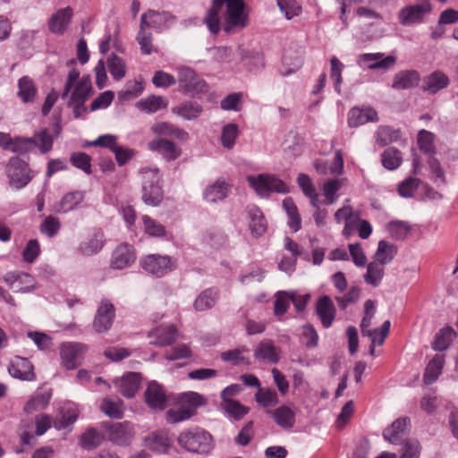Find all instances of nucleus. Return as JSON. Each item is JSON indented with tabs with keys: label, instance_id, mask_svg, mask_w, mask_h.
<instances>
[{
	"label": "nucleus",
	"instance_id": "obj_1",
	"mask_svg": "<svg viewBox=\"0 0 458 458\" xmlns=\"http://www.w3.org/2000/svg\"><path fill=\"white\" fill-rule=\"evenodd\" d=\"M225 20L224 30L232 33L248 25V14L243 0H212V6L208 10L204 22L212 34L220 31V13Z\"/></svg>",
	"mask_w": 458,
	"mask_h": 458
},
{
	"label": "nucleus",
	"instance_id": "obj_2",
	"mask_svg": "<svg viewBox=\"0 0 458 458\" xmlns=\"http://www.w3.org/2000/svg\"><path fill=\"white\" fill-rule=\"evenodd\" d=\"M178 442L186 450L198 454L208 453L213 447V437L208 431H183Z\"/></svg>",
	"mask_w": 458,
	"mask_h": 458
},
{
	"label": "nucleus",
	"instance_id": "obj_3",
	"mask_svg": "<svg viewBox=\"0 0 458 458\" xmlns=\"http://www.w3.org/2000/svg\"><path fill=\"white\" fill-rule=\"evenodd\" d=\"M247 181L257 194L261 197H267L274 191L278 193H285L288 191L286 184L272 174H260L258 175H249Z\"/></svg>",
	"mask_w": 458,
	"mask_h": 458
},
{
	"label": "nucleus",
	"instance_id": "obj_4",
	"mask_svg": "<svg viewBox=\"0 0 458 458\" xmlns=\"http://www.w3.org/2000/svg\"><path fill=\"white\" fill-rule=\"evenodd\" d=\"M178 81L180 88L190 94L203 93L208 90L207 82L200 78L196 72L188 66H180L177 68Z\"/></svg>",
	"mask_w": 458,
	"mask_h": 458
},
{
	"label": "nucleus",
	"instance_id": "obj_5",
	"mask_svg": "<svg viewBox=\"0 0 458 458\" xmlns=\"http://www.w3.org/2000/svg\"><path fill=\"white\" fill-rule=\"evenodd\" d=\"M88 350L87 345L81 343L68 342L60 345V357L62 365L68 370L77 369L83 360Z\"/></svg>",
	"mask_w": 458,
	"mask_h": 458
},
{
	"label": "nucleus",
	"instance_id": "obj_6",
	"mask_svg": "<svg viewBox=\"0 0 458 458\" xmlns=\"http://www.w3.org/2000/svg\"><path fill=\"white\" fill-rule=\"evenodd\" d=\"M10 183L16 189L26 186L32 179L31 171L26 162L19 157H12L6 167Z\"/></svg>",
	"mask_w": 458,
	"mask_h": 458
},
{
	"label": "nucleus",
	"instance_id": "obj_7",
	"mask_svg": "<svg viewBox=\"0 0 458 458\" xmlns=\"http://www.w3.org/2000/svg\"><path fill=\"white\" fill-rule=\"evenodd\" d=\"M431 11V4L428 0H420L415 4L403 7L399 13L400 23L409 26L420 23L425 15Z\"/></svg>",
	"mask_w": 458,
	"mask_h": 458
},
{
	"label": "nucleus",
	"instance_id": "obj_8",
	"mask_svg": "<svg viewBox=\"0 0 458 458\" xmlns=\"http://www.w3.org/2000/svg\"><path fill=\"white\" fill-rule=\"evenodd\" d=\"M396 63V56L389 55L385 56L384 53H365L358 56L357 64L366 65L369 70H390Z\"/></svg>",
	"mask_w": 458,
	"mask_h": 458
},
{
	"label": "nucleus",
	"instance_id": "obj_9",
	"mask_svg": "<svg viewBox=\"0 0 458 458\" xmlns=\"http://www.w3.org/2000/svg\"><path fill=\"white\" fill-rule=\"evenodd\" d=\"M174 267V263L167 255L150 254L145 257V271L156 277L164 276Z\"/></svg>",
	"mask_w": 458,
	"mask_h": 458
},
{
	"label": "nucleus",
	"instance_id": "obj_10",
	"mask_svg": "<svg viewBox=\"0 0 458 458\" xmlns=\"http://www.w3.org/2000/svg\"><path fill=\"white\" fill-rule=\"evenodd\" d=\"M114 318V306L108 300H102L93 320V327L98 333L108 331Z\"/></svg>",
	"mask_w": 458,
	"mask_h": 458
},
{
	"label": "nucleus",
	"instance_id": "obj_11",
	"mask_svg": "<svg viewBox=\"0 0 458 458\" xmlns=\"http://www.w3.org/2000/svg\"><path fill=\"white\" fill-rule=\"evenodd\" d=\"M151 177L149 182V190L145 186V204L158 206L164 198V192L160 182L159 171L157 168H145V177Z\"/></svg>",
	"mask_w": 458,
	"mask_h": 458
},
{
	"label": "nucleus",
	"instance_id": "obj_12",
	"mask_svg": "<svg viewBox=\"0 0 458 458\" xmlns=\"http://www.w3.org/2000/svg\"><path fill=\"white\" fill-rule=\"evenodd\" d=\"M136 259L133 246L128 243L118 245L112 252L110 267L114 269H123L131 266Z\"/></svg>",
	"mask_w": 458,
	"mask_h": 458
},
{
	"label": "nucleus",
	"instance_id": "obj_13",
	"mask_svg": "<svg viewBox=\"0 0 458 458\" xmlns=\"http://www.w3.org/2000/svg\"><path fill=\"white\" fill-rule=\"evenodd\" d=\"M177 329L174 325H161L148 334L149 344L167 346L172 344L177 337Z\"/></svg>",
	"mask_w": 458,
	"mask_h": 458
},
{
	"label": "nucleus",
	"instance_id": "obj_14",
	"mask_svg": "<svg viewBox=\"0 0 458 458\" xmlns=\"http://www.w3.org/2000/svg\"><path fill=\"white\" fill-rule=\"evenodd\" d=\"M176 404L190 411L191 418L197 414V410L207 404V398L202 394L189 391L181 393L176 397Z\"/></svg>",
	"mask_w": 458,
	"mask_h": 458
},
{
	"label": "nucleus",
	"instance_id": "obj_15",
	"mask_svg": "<svg viewBox=\"0 0 458 458\" xmlns=\"http://www.w3.org/2000/svg\"><path fill=\"white\" fill-rule=\"evenodd\" d=\"M9 374L15 378L32 381L36 378L31 362L22 357H15L8 366Z\"/></svg>",
	"mask_w": 458,
	"mask_h": 458
},
{
	"label": "nucleus",
	"instance_id": "obj_16",
	"mask_svg": "<svg viewBox=\"0 0 458 458\" xmlns=\"http://www.w3.org/2000/svg\"><path fill=\"white\" fill-rule=\"evenodd\" d=\"M166 394L157 382L151 381L145 389V403L152 409L163 410L166 403Z\"/></svg>",
	"mask_w": 458,
	"mask_h": 458
},
{
	"label": "nucleus",
	"instance_id": "obj_17",
	"mask_svg": "<svg viewBox=\"0 0 458 458\" xmlns=\"http://www.w3.org/2000/svg\"><path fill=\"white\" fill-rule=\"evenodd\" d=\"M335 307L329 296L324 295L317 300L316 314L325 328L332 326L335 318Z\"/></svg>",
	"mask_w": 458,
	"mask_h": 458
},
{
	"label": "nucleus",
	"instance_id": "obj_18",
	"mask_svg": "<svg viewBox=\"0 0 458 458\" xmlns=\"http://www.w3.org/2000/svg\"><path fill=\"white\" fill-rule=\"evenodd\" d=\"M420 81V75L415 70H404L398 72L393 79L392 88L394 89H410L416 88Z\"/></svg>",
	"mask_w": 458,
	"mask_h": 458
},
{
	"label": "nucleus",
	"instance_id": "obj_19",
	"mask_svg": "<svg viewBox=\"0 0 458 458\" xmlns=\"http://www.w3.org/2000/svg\"><path fill=\"white\" fill-rule=\"evenodd\" d=\"M51 397V389H38L25 403L23 407L24 412L30 414L45 410L48 406Z\"/></svg>",
	"mask_w": 458,
	"mask_h": 458
},
{
	"label": "nucleus",
	"instance_id": "obj_20",
	"mask_svg": "<svg viewBox=\"0 0 458 458\" xmlns=\"http://www.w3.org/2000/svg\"><path fill=\"white\" fill-rule=\"evenodd\" d=\"M5 282L19 293H29L34 289V278L27 273H8Z\"/></svg>",
	"mask_w": 458,
	"mask_h": 458
},
{
	"label": "nucleus",
	"instance_id": "obj_21",
	"mask_svg": "<svg viewBox=\"0 0 458 458\" xmlns=\"http://www.w3.org/2000/svg\"><path fill=\"white\" fill-rule=\"evenodd\" d=\"M377 113L372 107H354L348 114V124L351 127H358L369 122H377Z\"/></svg>",
	"mask_w": 458,
	"mask_h": 458
},
{
	"label": "nucleus",
	"instance_id": "obj_22",
	"mask_svg": "<svg viewBox=\"0 0 458 458\" xmlns=\"http://www.w3.org/2000/svg\"><path fill=\"white\" fill-rule=\"evenodd\" d=\"M450 83L449 78L441 71H435L423 78L422 89L430 94H437Z\"/></svg>",
	"mask_w": 458,
	"mask_h": 458
},
{
	"label": "nucleus",
	"instance_id": "obj_23",
	"mask_svg": "<svg viewBox=\"0 0 458 458\" xmlns=\"http://www.w3.org/2000/svg\"><path fill=\"white\" fill-rule=\"evenodd\" d=\"M85 199L83 191H72L65 193L60 201L55 206L56 213H68L74 210Z\"/></svg>",
	"mask_w": 458,
	"mask_h": 458
},
{
	"label": "nucleus",
	"instance_id": "obj_24",
	"mask_svg": "<svg viewBox=\"0 0 458 458\" xmlns=\"http://www.w3.org/2000/svg\"><path fill=\"white\" fill-rule=\"evenodd\" d=\"M254 357L258 360L269 363L279 361V351L270 340L261 341L254 351Z\"/></svg>",
	"mask_w": 458,
	"mask_h": 458
},
{
	"label": "nucleus",
	"instance_id": "obj_25",
	"mask_svg": "<svg viewBox=\"0 0 458 458\" xmlns=\"http://www.w3.org/2000/svg\"><path fill=\"white\" fill-rule=\"evenodd\" d=\"M140 373L128 372L119 380V391L126 398H131L138 391L140 385Z\"/></svg>",
	"mask_w": 458,
	"mask_h": 458
},
{
	"label": "nucleus",
	"instance_id": "obj_26",
	"mask_svg": "<svg viewBox=\"0 0 458 458\" xmlns=\"http://www.w3.org/2000/svg\"><path fill=\"white\" fill-rule=\"evenodd\" d=\"M273 419L281 428L293 427L295 423V406L293 403L279 406L274 411Z\"/></svg>",
	"mask_w": 458,
	"mask_h": 458
},
{
	"label": "nucleus",
	"instance_id": "obj_27",
	"mask_svg": "<svg viewBox=\"0 0 458 458\" xmlns=\"http://www.w3.org/2000/svg\"><path fill=\"white\" fill-rule=\"evenodd\" d=\"M230 191L229 185L222 180H216L213 184L208 186L204 191V199L210 203L225 199Z\"/></svg>",
	"mask_w": 458,
	"mask_h": 458
},
{
	"label": "nucleus",
	"instance_id": "obj_28",
	"mask_svg": "<svg viewBox=\"0 0 458 458\" xmlns=\"http://www.w3.org/2000/svg\"><path fill=\"white\" fill-rule=\"evenodd\" d=\"M148 147L151 150L157 151L168 161L174 160L180 156V149L175 145L166 140L158 139L149 142Z\"/></svg>",
	"mask_w": 458,
	"mask_h": 458
},
{
	"label": "nucleus",
	"instance_id": "obj_29",
	"mask_svg": "<svg viewBox=\"0 0 458 458\" xmlns=\"http://www.w3.org/2000/svg\"><path fill=\"white\" fill-rule=\"evenodd\" d=\"M92 86L89 76L82 77L75 85L68 102L85 104L91 95Z\"/></svg>",
	"mask_w": 458,
	"mask_h": 458
},
{
	"label": "nucleus",
	"instance_id": "obj_30",
	"mask_svg": "<svg viewBox=\"0 0 458 458\" xmlns=\"http://www.w3.org/2000/svg\"><path fill=\"white\" fill-rule=\"evenodd\" d=\"M250 217V229L255 236H261L267 231V221L262 211L256 206H251L248 209Z\"/></svg>",
	"mask_w": 458,
	"mask_h": 458
},
{
	"label": "nucleus",
	"instance_id": "obj_31",
	"mask_svg": "<svg viewBox=\"0 0 458 458\" xmlns=\"http://www.w3.org/2000/svg\"><path fill=\"white\" fill-rule=\"evenodd\" d=\"M218 299V292L214 288L202 291L194 301L196 311H204L212 309Z\"/></svg>",
	"mask_w": 458,
	"mask_h": 458
},
{
	"label": "nucleus",
	"instance_id": "obj_32",
	"mask_svg": "<svg viewBox=\"0 0 458 458\" xmlns=\"http://www.w3.org/2000/svg\"><path fill=\"white\" fill-rule=\"evenodd\" d=\"M397 254V247L385 240L378 242L375 260L385 266L390 263Z\"/></svg>",
	"mask_w": 458,
	"mask_h": 458
},
{
	"label": "nucleus",
	"instance_id": "obj_33",
	"mask_svg": "<svg viewBox=\"0 0 458 458\" xmlns=\"http://www.w3.org/2000/svg\"><path fill=\"white\" fill-rule=\"evenodd\" d=\"M18 97L23 103H31L37 95V88L29 76H23L18 81Z\"/></svg>",
	"mask_w": 458,
	"mask_h": 458
},
{
	"label": "nucleus",
	"instance_id": "obj_34",
	"mask_svg": "<svg viewBox=\"0 0 458 458\" xmlns=\"http://www.w3.org/2000/svg\"><path fill=\"white\" fill-rule=\"evenodd\" d=\"M444 357L436 355L427 365L423 376V381L426 385H430L437 381L444 367Z\"/></svg>",
	"mask_w": 458,
	"mask_h": 458
},
{
	"label": "nucleus",
	"instance_id": "obj_35",
	"mask_svg": "<svg viewBox=\"0 0 458 458\" xmlns=\"http://www.w3.org/2000/svg\"><path fill=\"white\" fill-rule=\"evenodd\" d=\"M384 275V266L374 260L368 264L367 272L363 278L368 284L377 287L381 284Z\"/></svg>",
	"mask_w": 458,
	"mask_h": 458
},
{
	"label": "nucleus",
	"instance_id": "obj_36",
	"mask_svg": "<svg viewBox=\"0 0 458 458\" xmlns=\"http://www.w3.org/2000/svg\"><path fill=\"white\" fill-rule=\"evenodd\" d=\"M346 179H331L323 185V194L325 196L324 203L332 205L337 200V191L344 185Z\"/></svg>",
	"mask_w": 458,
	"mask_h": 458
},
{
	"label": "nucleus",
	"instance_id": "obj_37",
	"mask_svg": "<svg viewBox=\"0 0 458 458\" xmlns=\"http://www.w3.org/2000/svg\"><path fill=\"white\" fill-rule=\"evenodd\" d=\"M455 331L451 327L440 329L432 343V348L438 352L446 350L455 337Z\"/></svg>",
	"mask_w": 458,
	"mask_h": 458
},
{
	"label": "nucleus",
	"instance_id": "obj_38",
	"mask_svg": "<svg viewBox=\"0 0 458 458\" xmlns=\"http://www.w3.org/2000/svg\"><path fill=\"white\" fill-rule=\"evenodd\" d=\"M72 17V9L59 10L49 21V30L54 33H62Z\"/></svg>",
	"mask_w": 458,
	"mask_h": 458
},
{
	"label": "nucleus",
	"instance_id": "obj_39",
	"mask_svg": "<svg viewBox=\"0 0 458 458\" xmlns=\"http://www.w3.org/2000/svg\"><path fill=\"white\" fill-rule=\"evenodd\" d=\"M283 208L288 216V225L293 231L297 232L301 227V219L298 208L291 198L283 200Z\"/></svg>",
	"mask_w": 458,
	"mask_h": 458
},
{
	"label": "nucleus",
	"instance_id": "obj_40",
	"mask_svg": "<svg viewBox=\"0 0 458 458\" xmlns=\"http://www.w3.org/2000/svg\"><path fill=\"white\" fill-rule=\"evenodd\" d=\"M102 431H84L79 438L80 445L85 450H93L98 447L105 439Z\"/></svg>",
	"mask_w": 458,
	"mask_h": 458
},
{
	"label": "nucleus",
	"instance_id": "obj_41",
	"mask_svg": "<svg viewBox=\"0 0 458 458\" xmlns=\"http://www.w3.org/2000/svg\"><path fill=\"white\" fill-rule=\"evenodd\" d=\"M104 242L102 235L97 233L80 243L78 251L84 256H92L102 250Z\"/></svg>",
	"mask_w": 458,
	"mask_h": 458
},
{
	"label": "nucleus",
	"instance_id": "obj_42",
	"mask_svg": "<svg viewBox=\"0 0 458 458\" xmlns=\"http://www.w3.org/2000/svg\"><path fill=\"white\" fill-rule=\"evenodd\" d=\"M239 127L234 123H229L223 126L221 131V144L225 148L232 149L239 137Z\"/></svg>",
	"mask_w": 458,
	"mask_h": 458
},
{
	"label": "nucleus",
	"instance_id": "obj_43",
	"mask_svg": "<svg viewBox=\"0 0 458 458\" xmlns=\"http://www.w3.org/2000/svg\"><path fill=\"white\" fill-rule=\"evenodd\" d=\"M221 406L227 413L228 417L234 420H240L249 411V408L237 400H225V403H221Z\"/></svg>",
	"mask_w": 458,
	"mask_h": 458
},
{
	"label": "nucleus",
	"instance_id": "obj_44",
	"mask_svg": "<svg viewBox=\"0 0 458 458\" xmlns=\"http://www.w3.org/2000/svg\"><path fill=\"white\" fill-rule=\"evenodd\" d=\"M174 113L187 120L197 118L202 112V107L196 102H184L173 108Z\"/></svg>",
	"mask_w": 458,
	"mask_h": 458
},
{
	"label": "nucleus",
	"instance_id": "obj_45",
	"mask_svg": "<svg viewBox=\"0 0 458 458\" xmlns=\"http://www.w3.org/2000/svg\"><path fill=\"white\" fill-rule=\"evenodd\" d=\"M401 152L395 148H386L381 155L382 165L387 170H395L402 164Z\"/></svg>",
	"mask_w": 458,
	"mask_h": 458
},
{
	"label": "nucleus",
	"instance_id": "obj_46",
	"mask_svg": "<svg viewBox=\"0 0 458 458\" xmlns=\"http://www.w3.org/2000/svg\"><path fill=\"white\" fill-rule=\"evenodd\" d=\"M401 137L399 130H394L389 126H379L377 131V143L382 147L392 142L397 141Z\"/></svg>",
	"mask_w": 458,
	"mask_h": 458
},
{
	"label": "nucleus",
	"instance_id": "obj_47",
	"mask_svg": "<svg viewBox=\"0 0 458 458\" xmlns=\"http://www.w3.org/2000/svg\"><path fill=\"white\" fill-rule=\"evenodd\" d=\"M107 67L110 74L115 81L122 80L126 73V64L123 58L112 54L107 59Z\"/></svg>",
	"mask_w": 458,
	"mask_h": 458
},
{
	"label": "nucleus",
	"instance_id": "obj_48",
	"mask_svg": "<svg viewBox=\"0 0 458 458\" xmlns=\"http://www.w3.org/2000/svg\"><path fill=\"white\" fill-rule=\"evenodd\" d=\"M255 399L264 408L274 407L279 403L277 393L269 388L261 387L258 389V392L255 394Z\"/></svg>",
	"mask_w": 458,
	"mask_h": 458
},
{
	"label": "nucleus",
	"instance_id": "obj_49",
	"mask_svg": "<svg viewBox=\"0 0 458 458\" xmlns=\"http://www.w3.org/2000/svg\"><path fill=\"white\" fill-rule=\"evenodd\" d=\"M122 405L123 402L121 400L106 397L103 399L100 408L101 411L110 418L120 419L123 414Z\"/></svg>",
	"mask_w": 458,
	"mask_h": 458
},
{
	"label": "nucleus",
	"instance_id": "obj_50",
	"mask_svg": "<svg viewBox=\"0 0 458 458\" xmlns=\"http://www.w3.org/2000/svg\"><path fill=\"white\" fill-rule=\"evenodd\" d=\"M152 131L157 134L174 136L181 140H185L188 139V133L185 131L167 123H159L155 124L152 127Z\"/></svg>",
	"mask_w": 458,
	"mask_h": 458
},
{
	"label": "nucleus",
	"instance_id": "obj_51",
	"mask_svg": "<svg viewBox=\"0 0 458 458\" xmlns=\"http://www.w3.org/2000/svg\"><path fill=\"white\" fill-rule=\"evenodd\" d=\"M31 139L36 140L33 146L38 147L41 153L45 154L51 150L54 139L47 129L36 131Z\"/></svg>",
	"mask_w": 458,
	"mask_h": 458
},
{
	"label": "nucleus",
	"instance_id": "obj_52",
	"mask_svg": "<svg viewBox=\"0 0 458 458\" xmlns=\"http://www.w3.org/2000/svg\"><path fill=\"white\" fill-rule=\"evenodd\" d=\"M145 233L157 238L168 239L169 235L165 226L156 220L145 216Z\"/></svg>",
	"mask_w": 458,
	"mask_h": 458
},
{
	"label": "nucleus",
	"instance_id": "obj_53",
	"mask_svg": "<svg viewBox=\"0 0 458 458\" xmlns=\"http://www.w3.org/2000/svg\"><path fill=\"white\" fill-rule=\"evenodd\" d=\"M206 52L210 55V60L219 65L228 62L232 55V48L227 47H208Z\"/></svg>",
	"mask_w": 458,
	"mask_h": 458
},
{
	"label": "nucleus",
	"instance_id": "obj_54",
	"mask_svg": "<svg viewBox=\"0 0 458 458\" xmlns=\"http://www.w3.org/2000/svg\"><path fill=\"white\" fill-rule=\"evenodd\" d=\"M418 145L420 149L427 154L435 153L434 134L427 130H420L418 133Z\"/></svg>",
	"mask_w": 458,
	"mask_h": 458
},
{
	"label": "nucleus",
	"instance_id": "obj_55",
	"mask_svg": "<svg viewBox=\"0 0 458 458\" xmlns=\"http://www.w3.org/2000/svg\"><path fill=\"white\" fill-rule=\"evenodd\" d=\"M276 3L287 20H291L301 13V6L295 0H276Z\"/></svg>",
	"mask_w": 458,
	"mask_h": 458
},
{
	"label": "nucleus",
	"instance_id": "obj_56",
	"mask_svg": "<svg viewBox=\"0 0 458 458\" xmlns=\"http://www.w3.org/2000/svg\"><path fill=\"white\" fill-rule=\"evenodd\" d=\"M70 162L73 166L82 170L87 174H90L92 173L91 157L84 152H75L72 154Z\"/></svg>",
	"mask_w": 458,
	"mask_h": 458
},
{
	"label": "nucleus",
	"instance_id": "obj_57",
	"mask_svg": "<svg viewBox=\"0 0 458 458\" xmlns=\"http://www.w3.org/2000/svg\"><path fill=\"white\" fill-rule=\"evenodd\" d=\"M390 234L396 240H403L411 232V226L403 221H391L387 225Z\"/></svg>",
	"mask_w": 458,
	"mask_h": 458
},
{
	"label": "nucleus",
	"instance_id": "obj_58",
	"mask_svg": "<svg viewBox=\"0 0 458 458\" xmlns=\"http://www.w3.org/2000/svg\"><path fill=\"white\" fill-rule=\"evenodd\" d=\"M330 78L334 81V88L335 90L340 94L341 93V83H342V72L344 69V64L339 61V59L335 56H333L330 59Z\"/></svg>",
	"mask_w": 458,
	"mask_h": 458
},
{
	"label": "nucleus",
	"instance_id": "obj_59",
	"mask_svg": "<svg viewBox=\"0 0 458 458\" xmlns=\"http://www.w3.org/2000/svg\"><path fill=\"white\" fill-rule=\"evenodd\" d=\"M191 419L190 411H184L176 403L165 412V420L169 424H175Z\"/></svg>",
	"mask_w": 458,
	"mask_h": 458
},
{
	"label": "nucleus",
	"instance_id": "obj_60",
	"mask_svg": "<svg viewBox=\"0 0 458 458\" xmlns=\"http://www.w3.org/2000/svg\"><path fill=\"white\" fill-rule=\"evenodd\" d=\"M242 92H233L228 94L220 102V106L225 111H239L241 109Z\"/></svg>",
	"mask_w": 458,
	"mask_h": 458
},
{
	"label": "nucleus",
	"instance_id": "obj_61",
	"mask_svg": "<svg viewBox=\"0 0 458 458\" xmlns=\"http://www.w3.org/2000/svg\"><path fill=\"white\" fill-rule=\"evenodd\" d=\"M78 419V411L72 405L64 406L60 409L59 423L62 427L72 426Z\"/></svg>",
	"mask_w": 458,
	"mask_h": 458
},
{
	"label": "nucleus",
	"instance_id": "obj_62",
	"mask_svg": "<svg viewBox=\"0 0 458 458\" xmlns=\"http://www.w3.org/2000/svg\"><path fill=\"white\" fill-rule=\"evenodd\" d=\"M290 292H278L274 303V310L276 316L284 315L291 303Z\"/></svg>",
	"mask_w": 458,
	"mask_h": 458
},
{
	"label": "nucleus",
	"instance_id": "obj_63",
	"mask_svg": "<svg viewBox=\"0 0 458 458\" xmlns=\"http://www.w3.org/2000/svg\"><path fill=\"white\" fill-rule=\"evenodd\" d=\"M421 446L417 439L406 440L402 447L400 458H420Z\"/></svg>",
	"mask_w": 458,
	"mask_h": 458
},
{
	"label": "nucleus",
	"instance_id": "obj_64",
	"mask_svg": "<svg viewBox=\"0 0 458 458\" xmlns=\"http://www.w3.org/2000/svg\"><path fill=\"white\" fill-rule=\"evenodd\" d=\"M167 99L161 96L150 95L145 98V112L155 113L167 106Z\"/></svg>",
	"mask_w": 458,
	"mask_h": 458
}]
</instances>
